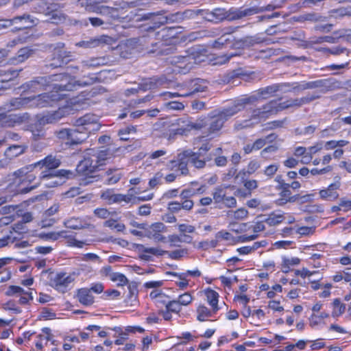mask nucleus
Listing matches in <instances>:
<instances>
[{
    "mask_svg": "<svg viewBox=\"0 0 351 351\" xmlns=\"http://www.w3.org/2000/svg\"><path fill=\"white\" fill-rule=\"evenodd\" d=\"M291 194L290 189L282 190L280 193V195L285 197V199H287L289 202H296L299 198V195H291Z\"/></svg>",
    "mask_w": 351,
    "mask_h": 351,
    "instance_id": "bf43d9fd",
    "label": "nucleus"
},
{
    "mask_svg": "<svg viewBox=\"0 0 351 351\" xmlns=\"http://www.w3.org/2000/svg\"><path fill=\"white\" fill-rule=\"evenodd\" d=\"M82 104L80 102V100L71 99L66 105L59 108L57 110L47 113L39 118L38 120V123L40 125L56 123L62 118L73 114L74 111L79 110Z\"/></svg>",
    "mask_w": 351,
    "mask_h": 351,
    "instance_id": "f03ea898",
    "label": "nucleus"
},
{
    "mask_svg": "<svg viewBox=\"0 0 351 351\" xmlns=\"http://www.w3.org/2000/svg\"><path fill=\"white\" fill-rule=\"evenodd\" d=\"M123 194H115L110 190H107L101 194V198L108 200L110 204L123 202Z\"/></svg>",
    "mask_w": 351,
    "mask_h": 351,
    "instance_id": "4c0bfd02",
    "label": "nucleus"
},
{
    "mask_svg": "<svg viewBox=\"0 0 351 351\" xmlns=\"http://www.w3.org/2000/svg\"><path fill=\"white\" fill-rule=\"evenodd\" d=\"M189 156L188 161L192 164L195 167L201 169L205 167L206 161H210L212 158L210 155L206 158H201L197 156L191 150H185L181 153V157Z\"/></svg>",
    "mask_w": 351,
    "mask_h": 351,
    "instance_id": "aec40b11",
    "label": "nucleus"
},
{
    "mask_svg": "<svg viewBox=\"0 0 351 351\" xmlns=\"http://www.w3.org/2000/svg\"><path fill=\"white\" fill-rule=\"evenodd\" d=\"M208 119L207 117H200L197 119L195 122L189 123L190 130H199L204 128L208 125Z\"/></svg>",
    "mask_w": 351,
    "mask_h": 351,
    "instance_id": "a18cd8bd",
    "label": "nucleus"
},
{
    "mask_svg": "<svg viewBox=\"0 0 351 351\" xmlns=\"http://www.w3.org/2000/svg\"><path fill=\"white\" fill-rule=\"evenodd\" d=\"M71 132L72 130L64 128L56 131L55 134L59 139L70 141V134H71Z\"/></svg>",
    "mask_w": 351,
    "mask_h": 351,
    "instance_id": "680f3d73",
    "label": "nucleus"
},
{
    "mask_svg": "<svg viewBox=\"0 0 351 351\" xmlns=\"http://www.w3.org/2000/svg\"><path fill=\"white\" fill-rule=\"evenodd\" d=\"M279 87L280 86H276V84H274L271 86L260 88L257 91V95L259 99H266V97H265V95H271L274 94L275 93L278 91Z\"/></svg>",
    "mask_w": 351,
    "mask_h": 351,
    "instance_id": "79ce46f5",
    "label": "nucleus"
},
{
    "mask_svg": "<svg viewBox=\"0 0 351 351\" xmlns=\"http://www.w3.org/2000/svg\"><path fill=\"white\" fill-rule=\"evenodd\" d=\"M197 61L200 62L201 60H197V57L195 56L193 52H191L185 56H173L171 63L180 69V72L186 73L190 71Z\"/></svg>",
    "mask_w": 351,
    "mask_h": 351,
    "instance_id": "9d476101",
    "label": "nucleus"
},
{
    "mask_svg": "<svg viewBox=\"0 0 351 351\" xmlns=\"http://www.w3.org/2000/svg\"><path fill=\"white\" fill-rule=\"evenodd\" d=\"M240 56L238 53H226L223 56H218L215 60L217 64H223L228 62L232 58Z\"/></svg>",
    "mask_w": 351,
    "mask_h": 351,
    "instance_id": "13d9d810",
    "label": "nucleus"
},
{
    "mask_svg": "<svg viewBox=\"0 0 351 351\" xmlns=\"http://www.w3.org/2000/svg\"><path fill=\"white\" fill-rule=\"evenodd\" d=\"M135 132L136 128L134 126L131 125L120 130L118 132V135L120 136L121 140L128 141L129 138L127 137L126 135L130 134L131 132Z\"/></svg>",
    "mask_w": 351,
    "mask_h": 351,
    "instance_id": "e2e57ef3",
    "label": "nucleus"
},
{
    "mask_svg": "<svg viewBox=\"0 0 351 351\" xmlns=\"http://www.w3.org/2000/svg\"><path fill=\"white\" fill-rule=\"evenodd\" d=\"M258 99L259 97L258 95H251L238 99L234 102L233 106L228 108L231 112L230 114L234 115L237 112L244 109L246 105L253 104L258 101Z\"/></svg>",
    "mask_w": 351,
    "mask_h": 351,
    "instance_id": "6ab92c4d",
    "label": "nucleus"
},
{
    "mask_svg": "<svg viewBox=\"0 0 351 351\" xmlns=\"http://www.w3.org/2000/svg\"><path fill=\"white\" fill-rule=\"evenodd\" d=\"M34 53V50L28 47H24L20 49L16 56L11 59L12 63H14L16 61L17 63L23 62L27 58H29Z\"/></svg>",
    "mask_w": 351,
    "mask_h": 351,
    "instance_id": "c9c22d12",
    "label": "nucleus"
},
{
    "mask_svg": "<svg viewBox=\"0 0 351 351\" xmlns=\"http://www.w3.org/2000/svg\"><path fill=\"white\" fill-rule=\"evenodd\" d=\"M53 4H48L45 2H40L34 8V12L42 14L46 16Z\"/></svg>",
    "mask_w": 351,
    "mask_h": 351,
    "instance_id": "603ef678",
    "label": "nucleus"
},
{
    "mask_svg": "<svg viewBox=\"0 0 351 351\" xmlns=\"http://www.w3.org/2000/svg\"><path fill=\"white\" fill-rule=\"evenodd\" d=\"M5 72L6 74L3 75V76H5L6 77H5V79L1 80V86H4L3 84H7L9 81L16 77L19 75V71L17 70L10 69L5 71Z\"/></svg>",
    "mask_w": 351,
    "mask_h": 351,
    "instance_id": "052dcab7",
    "label": "nucleus"
},
{
    "mask_svg": "<svg viewBox=\"0 0 351 351\" xmlns=\"http://www.w3.org/2000/svg\"><path fill=\"white\" fill-rule=\"evenodd\" d=\"M114 43V39L108 36L103 35L99 37L90 38L76 43V46L83 48H95L104 45H110Z\"/></svg>",
    "mask_w": 351,
    "mask_h": 351,
    "instance_id": "f3484780",
    "label": "nucleus"
},
{
    "mask_svg": "<svg viewBox=\"0 0 351 351\" xmlns=\"http://www.w3.org/2000/svg\"><path fill=\"white\" fill-rule=\"evenodd\" d=\"M314 93H308L305 96L300 98H290L285 101L280 103L281 111L289 108H300L303 105L310 104L313 101L321 98L319 89Z\"/></svg>",
    "mask_w": 351,
    "mask_h": 351,
    "instance_id": "0eeeda50",
    "label": "nucleus"
},
{
    "mask_svg": "<svg viewBox=\"0 0 351 351\" xmlns=\"http://www.w3.org/2000/svg\"><path fill=\"white\" fill-rule=\"evenodd\" d=\"M213 11L216 22L226 20V10L225 9L216 8L214 9Z\"/></svg>",
    "mask_w": 351,
    "mask_h": 351,
    "instance_id": "0e129e2a",
    "label": "nucleus"
},
{
    "mask_svg": "<svg viewBox=\"0 0 351 351\" xmlns=\"http://www.w3.org/2000/svg\"><path fill=\"white\" fill-rule=\"evenodd\" d=\"M189 156L181 157V153L178 155L177 160H171L172 167H177L180 170L182 175H186L188 173L187 164L189 163L188 161Z\"/></svg>",
    "mask_w": 351,
    "mask_h": 351,
    "instance_id": "f704fd0d",
    "label": "nucleus"
},
{
    "mask_svg": "<svg viewBox=\"0 0 351 351\" xmlns=\"http://www.w3.org/2000/svg\"><path fill=\"white\" fill-rule=\"evenodd\" d=\"M167 82V79L165 76L152 77L143 83L140 84L139 88L143 90H147L155 88L158 86H162Z\"/></svg>",
    "mask_w": 351,
    "mask_h": 351,
    "instance_id": "a878e982",
    "label": "nucleus"
},
{
    "mask_svg": "<svg viewBox=\"0 0 351 351\" xmlns=\"http://www.w3.org/2000/svg\"><path fill=\"white\" fill-rule=\"evenodd\" d=\"M60 164L61 162L59 158L50 154L38 162L19 169V171L20 173H27L29 170H34L37 168H39V169L41 170L43 168H45V170L40 172L38 176L40 178H44L46 180L48 179V178H52V176L49 173H55L56 171V169H57Z\"/></svg>",
    "mask_w": 351,
    "mask_h": 351,
    "instance_id": "7ed1b4c3",
    "label": "nucleus"
},
{
    "mask_svg": "<svg viewBox=\"0 0 351 351\" xmlns=\"http://www.w3.org/2000/svg\"><path fill=\"white\" fill-rule=\"evenodd\" d=\"M232 38L233 36L230 34L222 35L213 43L212 46L215 49H221L229 44L231 45L232 43Z\"/></svg>",
    "mask_w": 351,
    "mask_h": 351,
    "instance_id": "58836bf2",
    "label": "nucleus"
},
{
    "mask_svg": "<svg viewBox=\"0 0 351 351\" xmlns=\"http://www.w3.org/2000/svg\"><path fill=\"white\" fill-rule=\"evenodd\" d=\"M261 108L265 117H267L271 114H276L281 111L280 103H278L277 100H271L263 105Z\"/></svg>",
    "mask_w": 351,
    "mask_h": 351,
    "instance_id": "72a5a7b5",
    "label": "nucleus"
},
{
    "mask_svg": "<svg viewBox=\"0 0 351 351\" xmlns=\"http://www.w3.org/2000/svg\"><path fill=\"white\" fill-rule=\"evenodd\" d=\"M324 51L328 52L332 55L334 56H342V60L343 62L341 64H333L330 65L328 67L330 70H336V69H344L348 66L350 62V49H347L346 47H342V46H336L332 48H324Z\"/></svg>",
    "mask_w": 351,
    "mask_h": 351,
    "instance_id": "1a4fd4ad",
    "label": "nucleus"
},
{
    "mask_svg": "<svg viewBox=\"0 0 351 351\" xmlns=\"http://www.w3.org/2000/svg\"><path fill=\"white\" fill-rule=\"evenodd\" d=\"M46 16L48 19L45 21L56 25L65 22L66 19V15L62 12L58 10L55 5H51Z\"/></svg>",
    "mask_w": 351,
    "mask_h": 351,
    "instance_id": "5701e85b",
    "label": "nucleus"
},
{
    "mask_svg": "<svg viewBox=\"0 0 351 351\" xmlns=\"http://www.w3.org/2000/svg\"><path fill=\"white\" fill-rule=\"evenodd\" d=\"M75 125L88 134L99 130L100 128L97 117L93 114H89L77 119L75 121Z\"/></svg>",
    "mask_w": 351,
    "mask_h": 351,
    "instance_id": "9b49d317",
    "label": "nucleus"
},
{
    "mask_svg": "<svg viewBox=\"0 0 351 351\" xmlns=\"http://www.w3.org/2000/svg\"><path fill=\"white\" fill-rule=\"evenodd\" d=\"M110 280L114 282H119L117 285L118 286H123L128 284V280L125 276L117 272H114L111 274Z\"/></svg>",
    "mask_w": 351,
    "mask_h": 351,
    "instance_id": "864d4df0",
    "label": "nucleus"
},
{
    "mask_svg": "<svg viewBox=\"0 0 351 351\" xmlns=\"http://www.w3.org/2000/svg\"><path fill=\"white\" fill-rule=\"evenodd\" d=\"M29 97L13 98L5 103L3 108L8 111H12L29 107Z\"/></svg>",
    "mask_w": 351,
    "mask_h": 351,
    "instance_id": "412c9836",
    "label": "nucleus"
},
{
    "mask_svg": "<svg viewBox=\"0 0 351 351\" xmlns=\"http://www.w3.org/2000/svg\"><path fill=\"white\" fill-rule=\"evenodd\" d=\"M22 121V118L16 114L0 113V125L2 127L12 128L16 123H21Z\"/></svg>",
    "mask_w": 351,
    "mask_h": 351,
    "instance_id": "bb28decb",
    "label": "nucleus"
},
{
    "mask_svg": "<svg viewBox=\"0 0 351 351\" xmlns=\"http://www.w3.org/2000/svg\"><path fill=\"white\" fill-rule=\"evenodd\" d=\"M47 80L43 77H38L36 79L28 82L23 84L21 88L25 90H29L31 92H36L37 90H40L42 88L45 86Z\"/></svg>",
    "mask_w": 351,
    "mask_h": 351,
    "instance_id": "c756f323",
    "label": "nucleus"
},
{
    "mask_svg": "<svg viewBox=\"0 0 351 351\" xmlns=\"http://www.w3.org/2000/svg\"><path fill=\"white\" fill-rule=\"evenodd\" d=\"M334 310L332 311V315L334 317H339L341 314H343L346 310V306L343 304L341 303L339 299H335L333 302Z\"/></svg>",
    "mask_w": 351,
    "mask_h": 351,
    "instance_id": "3c124183",
    "label": "nucleus"
},
{
    "mask_svg": "<svg viewBox=\"0 0 351 351\" xmlns=\"http://www.w3.org/2000/svg\"><path fill=\"white\" fill-rule=\"evenodd\" d=\"M137 247L141 252L149 253L156 256H162L168 253V251L162 250L154 247H146L143 245H138Z\"/></svg>",
    "mask_w": 351,
    "mask_h": 351,
    "instance_id": "09e8293b",
    "label": "nucleus"
},
{
    "mask_svg": "<svg viewBox=\"0 0 351 351\" xmlns=\"http://www.w3.org/2000/svg\"><path fill=\"white\" fill-rule=\"evenodd\" d=\"M105 175L108 177L106 182L108 184L117 183L122 176V174L119 172L117 169H109L105 172Z\"/></svg>",
    "mask_w": 351,
    "mask_h": 351,
    "instance_id": "ea45409f",
    "label": "nucleus"
},
{
    "mask_svg": "<svg viewBox=\"0 0 351 351\" xmlns=\"http://www.w3.org/2000/svg\"><path fill=\"white\" fill-rule=\"evenodd\" d=\"M50 174L52 176V178H48V179L46 180L38 177V180L43 182V184L48 188L61 184L63 182L62 179L69 178L73 175V173L69 170L60 169L56 171L55 173H51Z\"/></svg>",
    "mask_w": 351,
    "mask_h": 351,
    "instance_id": "f8f14e48",
    "label": "nucleus"
},
{
    "mask_svg": "<svg viewBox=\"0 0 351 351\" xmlns=\"http://www.w3.org/2000/svg\"><path fill=\"white\" fill-rule=\"evenodd\" d=\"M77 298L78 301L84 306L92 305L94 302V297L88 288H81L78 289Z\"/></svg>",
    "mask_w": 351,
    "mask_h": 351,
    "instance_id": "7c9ffc66",
    "label": "nucleus"
},
{
    "mask_svg": "<svg viewBox=\"0 0 351 351\" xmlns=\"http://www.w3.org/2000/svg\"><path fill=\"white\" fill-rule=\"evenodd\" d=\"M263 40L257 36H247L239 39L232 38V43L230 47L236 49H243L254 46L255 44L261 43Z\"/></svg>",
    "mask_w": 351,
    "mask_h": 351,
    "instance_id": "a211bd4d",
    "label": "nucleus"
},
{
    "mask_svg": "<svg viewBox=\"0 0 351 351\" xmlns=\"http://www.w3.org/2000/svg\"><path fill=\"white\" fill-rule=\"evenodd\" d=\"M10 26H13L16 31L29 28L36 24V20L27 14L15 16L10 19Z\"/></svg>",
    "mask_w": 351,
    "mask_h": 351,
    "instance_id": "dca6fc26",
    "label": "nucleus"
},
{
    "mask_svg": "<svg viewBox=\"0 0 351 351\" xmlns=\"http://www.w3.org/2000/svg\"><path fill=\"white\" fill-rule=\"evenodd\" d=\"M340 184L339 182L331 184L326 189L321 190L319 191L320 197L326 200L333 201L338 198L339 193L337 189L339 188Z\"/></svg>",
    "mask_w": 351,
    "mask_h": 351,
    "instance_id": "393cba45",
    "label": "nucleus"
},
{
    "mask_svg": "<svg viewBox=\"0 0 351 351\" xmlns=\"http://www.w3.org/2000/svg\"><path fill=\"white\" fill-rule=\"evenodd\" d=\"M278 91L284 93L294 91H302L307 89H319L321 94H325L329 91L337 90L341 88V83L333 78L322 79L315 81L306 82L300 84L298 82L276 84Z\"/></svg>",
    "mask_w": 351,
    "mask_h": 351,
    "instance_id": "f257e3e1",
    "label": "nucleus"
},
{
    "mask_svg": "<svg viewBox=\"0 0 351 351\" xmlns=\"http://www.w3.org/2000/svg\"><path fill=\"white\" fill-rule=\"evenodd\" d=\"M165 14V11L148 13L145 15V18L150 19L154 25L153 27L156 28L167 23V17Z\"/></svg>",
    "mask_w": 351,
    "mask_h": 351,
    "instance_id": "2f4dec72",
    "label": "nucleus"
},
{
    "mask_svg": "<svg viewBox=\"0 0 351 351\" xmlns=\"http://www.w3.org/2000/svg\"><path fill=\"white\" fill-rule=\"evenodd\" d=\"M99 167V164L93 156L92 157L85 158L80 161L76 167V171L83 176H90L97 171Z\"/></svg>",
    "mask_w": 351,
    "mask_h": 351,
    "instance_id": "ddd939ff",
    "label": "nucleus"
},
{
    "mask_svg": "<svg viewBox=\"0 0 351 351\" xmlns=\"http://www.w3.org/2000/svg\"><path fill=\"white\" fill-rule=\"evenodd\" d=\"M64 44L58 43L53 48L51 62L49 66L51 68H58L67 64L71 60V53L64 49Z\"/></svg>",
    "mask_w": 351,
    "mask_h": 351,
    "instance_id": "6e6552de",
    "label": "nucleus"
},
{
    "mask_svg": "<svg viewBox=\"0 0 351 351\" xmlns=\"http://www.w3.org/2000/svg\"><path fill=\"white\" fill-rule=\"evenodd\" d=\"M64 226L70 229L80 230L83 228L81 223L77 221V219H71L64 222Z\"/></svg>",
    "mask_w": 351,
    "mask_h": 351,
    "instance_id": "338daca9",
    "label": "nucleus"
},
{
    "mask_svg": "<svg viewBox=\"0 0 351 351\" xmlns=\"http://www.w3.org/2000/svg\"><path fill=\"white\" fill-rule=\"evenodd\" d=\"M337 34L340 38H343L346 41L351 43V29H339V33Z\"/></svg>",
    "mask_w": 351,
    "mask_h": 351,
    "instance_id": "774afa93",
    "label": "nucleus"
},
{
    "mask_svg": "<svg viewBox=\"0 0 351 351\" xmlns=\"http://www.w3.org/2000/svg\"><path fill=\"white\" fill-rule=\"evenodd\" d=\"M120 147L116 149L107 148L100 150L96 155H93V158L96 160L99 167L104 164V161L114 156L116 152H119Z\"/></svg>",
    "mask_w": 351,
    "mask_h": 351,
    "instance_id": "c85d7f7f",
    "label": "nucleus"
},
{
    "mask_svg": "<svg viewBox=\"0 0 351 351\" xmlns=\"http://www.w3.org/2000/svg\"><path fill=\"white\" fill-rule=\"evenodd\" d=\"M155 40L151 37H143L139 39V41L141 44L145 45L148 53H154L156 56H166L173 52V47H169L164 40L156 41Z\"/></svg>",
    "mask_w": 351,
    "mask_h": 351,
    "instance_id": "39448f33",
    "label": "nucleus"
},
{
    "mask_svg": "<svg viewBox=\"0 0 351 351\" xmlns=\"http://www.w3.org/2000/svg\"><path fill=\"white\" fill-rule=\"evenodd\" d=\"M88 134L85 130L77 127V129L72 130L70 141H66V143L70 145L81 144L88 137Z\"/></svg>",
    "mask_w": 351,
    "mask_h": 351,
    "instance_id": "cd10ccee",
    "label": "nucleus"
},
{
    "mask_svg": "<svg viewBox=\"0 0 351 351\" xmlns=\"http://www.w3.org/2000/svg\"><path fill=\"white\" fill-rule=\"evenodd\" d=\"M248 211L245 208H239L235 211L229 210L228 216L237 220H241L247 217Z\"/></svg>",
    "mask_w": 351,
    "mask_h": 351,
    "instance_id": "de8ad7c7",
    "label": "nucleus"
},
{
    "mask_svg": "<svg viewBox=\"0 0 351 351\" xmlns=\"http://www.w3.org/2000/svg\"><path fill=\"white\" fill-rule=\"evenodd\" d=\"M29 107L45 108L51 105L56 100V95L46 93L37 96L29 97Z\"/></svg>",
    "mask_w": 351,
    "mask_h": 351,
    "instance_id": "2eb2a0df",
    "label": "nucleus"
},
{
    "mask_svg": "<svg viewBox=\"0 0 351 351\" xmlns=\"http://www.w3.org/2000/svg\"><path fill=\"white\" fill-rule=\"evenodd\" d=\"M261 167L260 163L256 160H252L249 162L247 165V171L243 170L241 171L236 178H238L239 176H241L242 178H244L245 176L247 175H250L253 173H254L259 167Z\"/></svg>",
    "mask_w": 351,
    "mask_h": 351,
    "instance_id": "c03bdc74",
    "label": "nucleus"
},
{
    "mask_svg": "<svg viewBox=\"0 0 351 351\" xmlns=\"http://www.w3.org/2000/svg\"><path fill=\"white\" fill-rule=\"evenodd\" d=\"M73 280L74 278L71 275L67 276L66 273H58L51 278L52 285L58 289L66 287Z\"/></svg>",
    "mask_w": 351,
    "mask_h": 351,
    "instance_id": "b1692460",
    "label": "nucleus"
},
{
    "mask_svg": "<svg viewBox=\"0 0 351 351\" xmlns=\"http://www.w3.org/2000/svg\"><path fill=\"white\" fill-rule=\"evenodd\" d=\"M197 319L200 322H204L207 317L212 316V311H210L205 306H199L197 309Z\"/></svg>",
    "mask_w": 351,
    "mask_h": 351,
    "instance_id": "8fccbe9b",
    "label": "nucleus"
},
{
    "mask_svg": "<svg viewBox=\"0 0 351 351\" xmlns=\"http://www.w3.org/2000/svg\"><path fill=\"white\" fill-rule=\"evenodd\" d=\"M25 146L23 145H12L9 147L5 152V155L10 158H15L25 152Z\"/></svg>",
    "mask_w": 351,
    "mask_h": 351,
    "instance_id": "a19ab883",
    "label": "nucleus"
},
{
    "mask_svg": "<svg viewBox=\"0 0 351 351\" xmlns=\"http://www.w3.org/2000/svg\"><path fill=\"white\" fill-rule=\"evenodd\" d=\"M204 82L200 79H194L189 82H185L182 84L178 85L176 91L173 93H168L171 97H190L195 93L199 92H204L206 90L207 86L204 84Z\"/></svg>",
    "mask_w": 351,
    "mask_h": 351,
    "instance_id": "20e7f679",
    "label": "nucleus"
},
{
    "mask_svg": "<svg viewBox=\"0 0 351 351\" xmlns=\"http://www.w3.org/2000/svg\"><path fill=\"white\" fill-rule=\"evenodd\" d=\"M213 199L216 203H220L223 201L226 197V192L223 188L217 187L213 193Z\"/></svg>",
    "mask_w": 351,
    "mask_h": 351,
    "instance_id": "6e6d98bb",
    "label": "nucleus"
},
{
    "mask_svg": "<svg viewBox=\"0 0 351 351\" xmlns=\"http://www.w3.org/2000/svg\"><path fill=\"white\" fill-rule=\"evenodd\" d=\"M104 64H105L104 58H93L88 60H84L81 62V66L82 69L97 67Z\"/></svg>",
    "mask_w": 351,
    "mask_h": 351,
    "instance_id": "37998d69",
    "label": "nucleus"
},
{
    "mask_svg": "<svg viewBox=\"0 0 351 351\" xmlns=\"http://www.w3.org/2000/svg\"><path fill=\"white\" fill-rule=\"evenodd\" d=\"M325 20V17L319 15L317 13L312 12L303 14L300 16V21H311V22H318V21H324Z\"/></svg>",
    "mask_w": 351,
    "mask_h": 351,
    "instance_id": "49530a36",
    "label": "nucleus"
},
{
    "mask_svg": "<svg viewBox=\"0 0 351 351\" xmlns=\"http://www.w3.org/2000/svg\"><path fill=\"white\" fill-rule=\"evenodd\" d=\"M263 12V9L258 8L257 7H252L249 8H231L226 10V20L234 21L242 19L245 16H251Z\"/></svg>",
    "mask_w": 351,
    "mask_h": 351,
    "instance_id": "4468645a",
    "label": "nucleus"
},
{
    "mask_svg": "<svg viewBox=\"0 0 351 351\" xmlns=\"http://www.w3.org/2000/svg\"><path fill=\"white\" fill-rule=\"evenodd\" d=\"M104 226L114 228L117 232H123L125 229V226L123 223H118L117 221L113 219L106 221L104 222Z\"/></svg>",
    "mask_w": 351,
    "mask_h": 351,
    "instance_id": "5fc2aeb1",
    "label": "nucleus"
},
{
    "mask_svg": "<svg viewBox=\"0 0 351 351\" xmlns=\"http://www.w3.org/2000/svg\"><path fill=\"white\" fill-rule=\"evenodd\" d=\"M184 13L176 12L165 15L167 17V23H180L184 19Z\"/></svg>",
    "mask_w": 351,
    "mask_h": 351,
    "instance_id": "4d7b16f0",
    "label": "nucleus"
},
{
    "mask_svg": "<svg viewBox=\"0 0 351 351\" xmlns=\"http://www.w3.org/2000/svg\"><path fill=\"white\" fill-rule=\"evenodd\" d=\"M5 294L8 296H12L16 294L20 295L21 298L19 302L21 304H25L29 300L33 299L31 293L25 291L23 288L18 286H10L6 291Z\"/></svg>",
    "mask_w": 351,
    "mask_h": 351,
    "instance_id": "4be33fe9",
    "label": "nucleus"
},
{
    "mask_svg": "<svg viewBox=\"0 0 351 351\" xmlns=\"http://www.w3.org/2000/svg\"><path fill=\"white\" fill-rule=\"evenodd\" d=\"M207 301L213 308V312L215 313L218 311V298L219 294L214 290L208 289L206 291Z\"/></svg>",
    "mask_w": 351,
    "mask_h": 351,
    "instance_id": "e433bc0d",
    "label": "nucleus"
},
{
    "mask_svg": "<svg viewBox=\"0 0 351 351\" xmlns=\"http://www.w3.org/2000/svg\"><path fill=\"white\" fill-rule=\"evenodd\" d=\"M337 33H339V30L333 32L331 36H324L311 38L308 42L312 45L313 44H321L324 42L328 43H338L339 40L340 39V37L338 36V34H336Z\"/></svg>",
    "mask_w": 351,
    "mask_h": 351,
    "instance_id": "473e14b6",
    "label": "nucleus"
},
{
    "mask_svg": "<svg viewBox=\"0 0 351 351\" xmlns=\"http://www.w3.org/2000/svg\"><path fill=\"white\" fill-rule=\"evenodd\" d=\"M181 304L178 300H172L166 304L167 310L173 313H179L181 310Z\"/></svg>",
    "mask_w": 351,
    "mask_h": 351,
    "instance_id": "69168bd1",
    "label": "nucleus"
},
{
    "mask_svg": "<svg viewBox=\"0 0 351 351\" xmlns=\"http://www.w3.org/2000/svg\"><path fill=\"white\" fill-rule=\"evenodd\" d=\"M231 112L228 108L223 109L221 111H213L207 117L208 119V132L209 134L215 133L221 129L224 123L231 117L233 116L230 114Z\"/></svg>",
    "mask_w": 351,
    "mask_h": 351,
    "instance_id": "423d86ee",
    "label": "nucleus"
}]
</instances>
